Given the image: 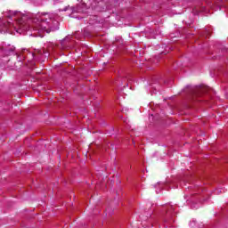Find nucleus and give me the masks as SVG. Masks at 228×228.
Returning <instances> with one entry per match:
<instances>
[{
    "instance_id": "1",
    "label": "nucleus",
    "mask_w": 228,
    "mask_h": 228,
    "mask_svg": "<svg viewBox=\"0 0 228 228\" xmlns=\"http://www.w3.org/2000/svg\"><path fill=\"white\" fill-rule=\"evenodd\" d=\"M47 13H38L37 16L28 20L29 29L34 31H47V28H50Z\"/></svg>"
},
{
    "instance_id": "2",
    "label": "nucleus",
    "mask_w": 228,
    "mask_h": 228,
    "mask_svg": "<svg viewBox=\"0 0 228 228\" xmlns=\"http://www.w3.org/2000/svg\"><path fill=\"white\" fill-rule=\"evenodd\" d=\"M199 92H201L202 94H206V92H208V87L204 86H200L199 88Z\"/></svg>"
},
{
    "instance_id": "3",
    "label": "nucleus",
    "mask_w": 228,
    "mask_h": 228,
    "mask_svg": "<svg viewBox=\"0 0 228 228\" xmlns=\"http://www.w3.org/2000/svg\"><path fill=\"white\" fill-rule=\"evenodd\" d=\"M10 15H8L7 17H15V15H17L19 12H13V11H9Z\"/></svg>"
},
{
    "instance_id": "4",
    "label": "nucleus",
    "mask_w": 228,
    "mask_h": 228,
    "mask_svg": "<svg viewBox=\"0 0 228 228\" xmlns=\"http://www.w3.org/2000/svg\"><path fill=\"white\" fill-rule=\"evenodd\" d=\"M17 22H18V24H20V26L22 27V24H23L24 20H22V18H20V19L17 20Z\"/></svg>"
}]
</instances>
